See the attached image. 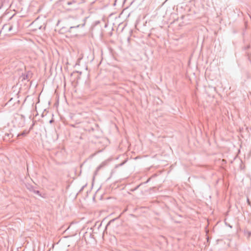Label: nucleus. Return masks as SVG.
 Returning <instances> with one entry per match:
<instances>
[{"instance_id": "nucleus-1", "label": "nucleus", "mask_w": 251, "mask_h": 251, "mask_svg": "<svg viewBox=\"0 0 251 251\" xmlns=\"http://www.w3.org/2000/svg\"><path fill=\"white\" fill-rule=\"evenodd\" d=\"M24 134H25V133H22V134H19L18 137L20 136L21 135H23Z\"/></svg>"}]
</instances>
